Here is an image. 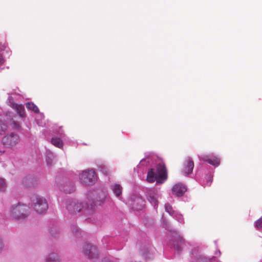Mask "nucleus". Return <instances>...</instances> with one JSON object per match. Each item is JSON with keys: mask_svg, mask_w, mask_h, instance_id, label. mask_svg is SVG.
I'll return each instance as SVG.
<instances>
[{"mask_svg": "<svg viewBox=\"0 0 262 262\" xmlns=\"http://www.w3.org/2000/svg\"><path fill=\"white\" fill-rule=\"evenodd\" d=\"M8 123V117L0 114V135H3L7 130Z\"/></svg>", "mask_w": 262, "mask_h": 262, "instance_id": "nucleus-20", "label": "nucleus"}, {"mask_svg": "<svg viewBox=\"0 0 262 262\" xmlns=\"http://www.w3.org/2000/svg\"><path fill=\"white\" fill-rule=\"evenodd\" d=\"M108 239H110V237L108 236L104 237L102 239V242L103 243L104 242H106Z\"/></svg>", "mask_w": 262, "mask_h": 262, "instance_id": "nucleus-36", "label": "nucleus"}, {"mask_svg": "<svg viewBox=\"0 0 262 262\" xmlns=\"http://www.w3.org/2000/svg\"><path fill=\"white\" fill-rule=\"evenodd\" d=\"M7 185L5 180L0 178V191L3 192L6 190Z\"/></svg>", "mask_w": 262, "mask_h": 262, "instance_id": "nucleus-30", "label": "nucleus"}, {"mask_svg": "<svg viewBox=\"0 0 262 262\" xmlns=\"http://www.w3.org/2000/svg\"><path fill=\"white\" fill-rule=\"evenodd\" d=\"M46 162L48 166H51L55 159L54 154L50 150H47L46 152Z\"/></svg>", "mask_w": 262, "mask_h": 262, "instance_id": "nucleus-22", "label": "nucleus"}, {"mask_svg": "<svg viewBox=\"0 0 262 262\" xmlns=\"http://www.w3.org/2000/svg\"><path fill=\"white\" fill-rule=\"evenodd\" d=\"M27 180H29V181L31 180L32 181V178L29 176L28 177L25 178L24 179L23 183H24V185H26V186H29V184H27Z\"/></svg>", "mask_w": 262, "mask_h": 262, "instance_id": "nucleus-34", "label": "nucleus"}, {"mask_svg": "<svg viewBox=\"0 0 262 262\" xmlns=\"http://www.w3.org/2000/svg\"><path fill=\"white\" fill-rule=\"evenodd\" d=\"M59 187L60 189L65 193H71L75 190V185L71 182H66L63 186H61V187L60 186Z\"/></svg>", "mask_w": 262, "mask_h": 262, "instance_id": "nucleus-21", "label": "nucleus"}, {"mask_svg": "<svg viewBox=\"0 0 262 262\" xmlns=\"http://www.w3.org/2000/svg\"><path fill=\"white\" fill-rule=\"evenodd\" d=\"M200 161L207 162L215 167H218L220 164V158L213 153L208 154H201L199 156Z\"/></svg>", "mask_w": 262, "mask_h": 262, "instance_id": "nucleus-10", "label": "nucleus"}, {"mask_svg": "<svg viewBox=\"0 0 262 262\" xmlns=\"http://www.w3.org/2000/svg\"><path fill=\"white\" fill-rule=\"evenodd\" d=\"M83 252L89 259H95L98 256V252L96 247L88 243L84 245Z\"/></svg>", "mask_w": 262, "mask_h": 262, "instance_id": "nucleus-13", "label": "nucleus"}, {"mask_svg": "<svg viewBox=\"0 0 262 262\" xmlns=\"http://www.w3.org/2000/svg\"><path fill=\"white\" fill-rule=\"evenodd\" d=\"M121 248H121V247H120V248H118L117 249H118V250H119V249H121Z\"/></svg>", "mask_w": 262, "mask_h": 262, "instance_id": "nucleus-39", "label": "nucleus"}, {"mask_svg": "<svg viewBox=\"0 0 262 262\" xmlns=\"http://www.w3.org/2000/svg\"><path fill=\"white\" fill-rule=\"evenodd\" d=\"M171 238L168 244V246L178 254H180L183 247L186 246L187 243L179 232L176 230L171 231Z\"/></svg>", "mask_w": 262, "mask_h": 262, "instance_id": "nucleus-4", "label": "nucleus"}, {"mask_svg": "<svg viewBox=\"0 0 262 262\" xmlns=\"http://www.w3.org/2000/svg\"><path fill=\"white\" fill-rule=\"evenodd\" d=\"M11 125L12 127L14 129H18L20 128L19 124L15 122L14 121H12Z\"/></svg>", "mask_w": 262, "mask_h": 262, "instance_id": "nucleus-33", "label": "nucleus"}, {"mask_svg": "<svg viewBox=\"0 0 262 262\" xmlns=\"http://www.w3.org/2000/svg\"><path fill=\"white\" fill-rule=\"evenodd\" d=\"M20 98L21 96L18 94H11L9 96L7 103L10 106L16 110L17 114L20 117L23 118L25 116L24 106L15 102V100Z\"/></svg>", "mask_w": 262, "mask_h": 262, "instance_id": "nucleus-9", "label": "nucleus"}, {"mask_svg": "<svg viewBox=\"0 0 262 262\" xmlns=\"http://www.w3.org/2000/svg\"><path fill=\"white\" fill-rule=\"evenodd\" d=\"M2 42H0V65L3 64L5 62V59L3 57L4 53L2 48Z\"/></svg>", "mask_w": 262, "mask_h": 262, "instance_id": "nucleus-32", "label": "nucleus"}, {"mask_svg": "<svg viewBox=\"0 0 262 262\" xmlns=\"http://www.w3.org/2000/svg\"><path fill=\"white\" fill-rule=\"evenodd\" d=\"M2 46L3 48L2 52L4 53L3 55L10 56V55H11V51L8 46L5 43L2 42Z\"/></svg>", "mask_w": 262, "mask_h": 262, "instance_id": "nucleus-27", "label": "nucleus"}, {"mask_svg": "<svg viewBox=\"0 0 262 262\" xmlns=\"http://www.w3.org/2000/svg\"><path fill=\"white\" fill-rule=\"evenodd\" d=\"M72 232L74 234H75L76 236H78L79 235H81L82 231L80 230L76 225H73L71 227Z\"/></svg>", "mask_w": 262, "mask_h": 262, "instance_id": "nucleus-29", "label": "nucleus"}, {"mask_svg": "<svg viewBox=\"0 0 262 262\" xmlns=\"http://www.w3.org/2000/svg\"><path fill=\"white\" fill-rule=\"evenodd\" d=\"M86 195L88 201L84 206L78 200L69 199L66 201V208L71 214H76L82 210L85 216H91L85 219V220L90 222L92 217L94 215L95 207L98 205H100L103 201L94 198L96 192L94 190H90Z\"/></svg>", "mask_w": 262, "mask_h": 262, "instance_id": "nucleus-2", "label": "nucleus"}, {"mask_svg": "<svg viewBox=\"0 0 262 262\" xmlns=\"http://www.w3.org/2000/svg\"><path fill=\"white\" fill-rule=\"evenodd\" d=\"M37 114V116L36 118V123L39 126H43L44 125H45V122L42 120L44 119V115L42 113H40L39 112Z\"/></svg>", "mask_w": 262, "mask_h": 262, "instance_id": "nucleus-26", "label": "nucleus"}, {"mask_svg": "<svg viewBox=\"0 0 262 262\" xmlns=\"http://www.w3.org/2000/svg\"><path fill=\"white\" fill-rule=\"evenodd\" d=\"M31 207L38 213L45 212L48 208L47 200L42 196L35 195L31 198Z\"/></svg>", "mask_w": 262, "mask_h": 262, "instance_id": "nucleus-6", "label": "nucleus"}, {"mask_svg": "<svg viewBox=\"0 0 262 262\" xmlns=\"http://www.w3.org/2000/svg\"><path fill=\"white\" fill-rule=\"evenodd\" d=\"M165 210L179 223L183 224L184 223V220L183 215L180 213L178 211L174 210L172 206L169 204L166 203L165 204Z\"/></svg>", "mask_w": 262, "mask_h": 262, "instance_id": "nucleus-15", "label": "nucleus"}, {"mask_svg": "<svg viewBox=\"0 0 262 262\" xmlns=\"http://www.w3.org/2000/svg\"><path fill=\"white\" fill-rule=\"evenodd\" d=\"M19 141V137L17 134L11 133L5 136L2 139L3 144L6 147H12L16 145Z\"/></svg>", "mask_w": 262, "mask_h": 262, "instance_id": "nucleus-12", "label": "nucleus"}, {"mask_svg": "<svg viewBox=\"0 0 262 262\" xmlns=\"http://www.w3.org/2000/svg\"><path fill=\"white\" fill-rule=\"evenodd\" d=\"M147 200L155 209L158 206V199L162 196L161 191L157 188H152L147 189L145 191Z\"/></svg>", "mask_w": 262, "mask_h": 262, "instance_id": "nucleus-7", "label": "nucleus"}, {"mask_svg": "<svg viewBox=\"0 0 262 262\" xmlns=\"http://www.w3.org/2000/svg\"><path fill=\"white\" fill-rule=\"evenodd\" d=\"M111 189L113 192L115 196L119 200L124 202L122 197V187L119 184H114L111 185Z\"/></svg>", "mask_w": 262, "mask_h": 262, "instance_id": "nucleus-19", "label": "nucleus"}, {"mask_svg": "<svg viewBox=\"0 0 262 262\" xmlns=\"http://www.w3.org/2000/svg\"><path fill=\"white\" fill-rule=\"evenodd\" d=\"M46 262H59L57 254L55 253L50 254Z\"/></svg>", "mask_w": 262, "mask_h": 262, "instance_id": "nucleus-24", "label": "nucleus"}, {"mask_svg": "<svg viewBox=\"0 0 262 262\" xmlns=\"http://www.w3.org/2000/svg\"><path fill=\"white\" fill-rule=\"evenodd\" d=\"M187 190L186 185L181 182L175 184L171 188V192L173 195L177 196H182Z\"/></svg>", "mask_w": 262, "mask_h": 262, "instance_id": "nucleus-17", "label": "nucleus"}, {"mask_svg": "<svg viewBox=\"0 0 262 262\" xmlns=\"http://www.w3.org/2000/svg\"><path fill=\"white\" fill-rule=\"evenodd\" d=\"M55 134H57L58 136H59V138L66 140V135H64L63 131L61 127L55 130Z\"/></svg>", "mask_w": 262, "mask_h": 262, "instance_id": "nucleus-28", "label": "nucleus"}, {"mask_svg": "<svg viewBox=\"0 0 262 262\" xmlns=\"http://www.w3.org/2000/svg\"><path fill=\"white\" fill-rule=\"evenodd\" d=\"M254 226L257 230L262 229V216L254 223Z\"/></svg>", "mask_w": 262, "mask_h": 262, "instance_id": "nucleus-31", "label": "nucleus"}, {"mask_svg": "<svg viewBox=\"0 0 262 262\" xmlns=\"http://www.w3.org/2000/svg\"><path fill=\"white\" fill-rule=\"evenodd\" d=\"M79 180L85 185L95 184L97 181V176L95 170L93 168H88L84 170L78 171Z\"/></svg>", "mask_w": 262, "mask_h": 262, "instance_id": "nucleus-5", "label": "nucleus"}, {"mask_svg": "<svg viewBox=\"0 0 262 262\" xmlns=\"http://www.w3.org/2000/svg\"><path fill=\"white\" fill-rule=\"evenodd\" d=\"M51 143L55 146L61 148L63 147V142L61 138L59 137H53L51 139Z\"/></svg>", "mask_w": 262, "mask_h": 262, "instance_id": "nucleus-23", "label": "nucleus"}, {"mask_svg": "<svg viewBox=\"0 0 262 262\" xmlns=\"http://www.w3.org/2000/svg\"><path fill=\"white\" fill-rule=\"evenodd\" d=\"M156 159V157L150 154H146L145 158L140 161L137 168L143 171L145 168L150 167L147 172L146 181L149 183H154L156 181V184H162L168 178L167 170L165 165L161 162L153 166Z\"/></svg>", "mask_w": 262, "mask_h": 262, "instance_id": "nucleus-1", "label": "nucleus"}, {"mask_svg": "<svg viewBox=\"0 0 262 262\" xmlns=\"http://www.w3.org/2000/svg\"><path fill=\"white\" fill-rule=\"evenodd\" d=\"M194 167V163L192 159L190 157H187L185 162H184L183 168L182 172L185 176H188L191 173Z\"/></svg>", "mask_w": 262, "mask_h": 262, "instance_id": "nucleus-18", "label": "nucleus"}, {"mask_svg": "<svg viewBox=\"0 0 262 262\" xmlns=\"http://www.w3.org/2000/svg\"><path fill=\"white\" fill-rule=\"evenodd\" d=\"M214 173V169L208 165H201L198 168L195 178L200 184L205 187L211 185Z\"/></svg>", "mask_w": 262, "mask_h": 262, "instance_id": "nucleus-3", "label": "nucleus"}, {"mask_svg": "<svg viewBox=\"0 0 262 262\" xmlns=\"http://www.w3.org/2000/svg\"><path fill=\"white\" fill-rule=\"evenodd\" d=\"M2 248H3V243H2V239L0 238V250L2 249Z\"/></svg>", "mask_w": 262, "mask_h": 262, "instance_id": "nucleus-38", "label": "nucleus"}, {"mask_svg": "<svg viewBox=\"0 0 262 262\" xmlns=\"http://www.w3.org/2000/svg\"><path fill=\"white\" fill-rule=\"evenodd\" d=\"M144 199L138 195H132L128 201L129 204L132 206L133 209L135 210H140L142 208L144 205Z\"/></svg>", "mask_w": 262, "mask_h": 262, "instance_id": "nucleus-14", "label": "nucleus"}, {"mask_svg": "<svg viewBox=\"0 0 262 262\" xmlns=\"http://www.w3.org/2000/svg\"><path fill=\"white\" fill-rule=\"evenodd\" d=\"M102 262H114V260L109 257H105L102 260Z\"/></svg>", "mask_w": 262, "mask_h": 262, "instance_id": "nucleus-35", "label": "nucleus"}, {"mask_svg": "<svg viewBox=\"0 0 262 262\" xmlns=\"http://www.w3.org/2000/svg\"><path fill=\"white\" fill-rule=\"evenodd\" d=\"M140 250L143 257L145 259H151L156 251L155 248L149 244L141 247Z\"/></svg>", "mask_w": 262, "mask_h": 262, "instance_id": "nucleus-16", "label": "nucleus"}, {"mask_svg": "<svg viewBox=\"0 0 262 262\" xmlns=\"http://www.w3.org/2000/svg\"><path fill=\"white\" fill-rule=\"evenodd\" d=\"M190 254L192 255L191 262H216V259L213 257L209 258L201 254L198 248H194Z\"/></svg>", "mask_w": 262, "mask_h": 262, "instance_id": "nucleus-11", "label": "nucleus"}, {"mask_svg": "<svg viewBox=\"0 0 262 262\" xmlns=\"http://www.w3.org/2000/svg\"><path fill=\"white\" fill-rule=\"evenodd\" d=\"M29 207L24 204L18 203L11 208V215L16 220L25 219L28 214Z\"/></svg>", "mask_w": 262, "mask_h": 262, "instance_id": "nucleus-8", "label": "nucleus"}, {"mask_svg": "<svg viewBox=\"0 0 262 262\" xmlns=\"http://www.w3.org/2000/svg\"><path fill=\"white\" fill-rule=\"evenodd\" d=\"M26 107L28 110L33 111L35 113H38L39 112L38 107L32 102H27Z\"/></svg>", "mask_w": 262, "mask_h": 262, "instance_id": "nucleus-25", "label": "nucleus"}, {"mask_svg": "<svg viewBox=\"0 0 262 262\" xmlns=\"http://www.w3.org/2000/svg\"><path fill=\"white\" fill-rule=\"evenodd\" d=\"M215 254L216 255H217V254H218V255H219V256H220V255H221V251H220V250H217V251H216L215 252Z\"/></svg>", "mask_w": 262, "mask_h": 262, "instance_id": "nucleus-37", "label": "nucleus"}]
</instances>
